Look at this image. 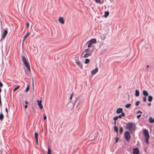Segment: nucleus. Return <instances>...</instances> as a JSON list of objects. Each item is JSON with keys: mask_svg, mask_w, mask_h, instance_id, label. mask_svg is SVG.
Masks as SVG:
<instances>
[{"mask_svg": "<svg viewBox=\"0 0 154 154\" xmlns=\"http://www.w3.org/2000/svg\"><path fill=\"white\" fill-rule=\"evenodd\" d=\"M126 128L130 131H134L136 129V126L134 123H128L127 124Z\"/></svg>", "mask_w": 154, "mask_h": 154, "instance_id": "f257e3e1", "label": "nucleus"}, {"mask_svg": "<svg viewBox=\"0 0 154 154\" xmlns=\"http://www.w3.org/2000/svg\"><path fill=\"white\" fill-rule=\"evenodd\" d=\"M22 60L23 63L24 65L27 68V70L29 71H30V66L29 63L27 61V60L26 59V57L23 56L22 57Z\"/></svg>", "mask_w": 154, "mask_h": 154, "instance_id": "f03ea898", "label": "nucleus"}, {"mask_svg": "<svg viewBox=\"0 0 154 154\" xmlns=\"http://www.w3.org/2000/svg\"><path fill=\"white\" fill-rule=\"evenodd\" d=\"M143 134L145 137V141L147 144H149V137L148 132L147 130L145 129L143 130Z\"/></svg>", "mask_w": 154, "mask_h": 154, "instance_id": "7ed1b4c3", "label": "nucleus"}, {"mask_svg": "<svg viewBox=\"0 0 154 154\" xmlns=\"http://www.w3.org/2000/svg\"><path fill=\"white\" fill-rule=\"evenodd\" d=\"M130 135L128 131H126L125 133V137L127 141H129L130 140Z\"/></svg>", "mask_w": 154, "mask_h": 154, "instance_id": "20e7f679", "label": "nucleus"}, {"mask_svg": "<svg viewBox=\"0 0 154 154\" xmlns=\"http://www.w3.org/2000/svg\"><path fill=\"white\" fill-rule=\"evenodd\" d=\"M37 103H38V106L39 107L40 109H42L43 108V106L42 104V100H37Z\"/></svg>", "mask_w": 154, "mask_h": 154, "instance_id": "39448f33", "label": "nucleus"}, {"mask_svg": "<svg viewBox=\"0 0 154 154\" xmlns=\"http://www.w3.org/2000/svg\"><path fill=\"white\" fill-rule=\"evenodd\" d=\"M8 33V31L6 30H4L2 36V38L3 39L6 36Z\"/></svg>", "mask_w": 154, "mask_h": 154, "instance_id": "423d86ee", "label": "nucleus"}, {"mask_svg": "<svg viewBox=\"0 0 154 154\" xmlns=\"http://www.w3.org/2000/svg\"><path fill=\"white\" fill-rule=\"evenodd\" d=\"M133 154H139V151L138 148L133 149Z\"/></svg>", "mask_w": 154, "mask_h": 154, "instance_id": "0eeeda50", "label": "nucleus"}, {"mask_svg": "<svg viewBox=\"0 0 154 154\" xmlns=\"http://www.w3.org/2000/svg\"><path fill=\"white\" fill-rule=\"evenodd\" d=\"M98 71V69L97 68H96L94 70L91 71V72L92 74L94 75L96 74Z\"/></svg>", "mask_w": 154, "mask_h": 154, "instance_id": "6e6552de", "label": "nucleus"}, {"mask_svg": "<svg viewBox=\"0 0 154 154\" xmlns=\"http://www.w3.org/2000/svg\"><path fill=\"white\" fill-rule=\"evenodd\" d=\"M30 34V32H27L26 35L24 37L23 39V43L26 38L28 37Z\"/></svg>", "mask_w": 154, "mask_h": 154, "instance_id": "1a4fd4ad", "label": "nucleus"}, {"mask_svg": "<svg viewBox=\"0 0 154 154\" xmlns=\"http://www.w3.org/2000/svg\"><path fill=\"white\" fill-rule=\"evenodd\" d=\"M59 21L60 23L62 24H63L64 23V19L62 17H60L59 19Z\"/></svg>", "mask_w": 154, "mask_h": 154, "instance_id": "9d476101", "label": "nucleus"}, {"mask_svg": "<svg viewBox=\"0 0 154 154\" xmlns=\"http://www.w3.org/2000/svg\"><path fill=\"white\" fill-rule=\"evenodd\" d=\"M34 134H35V138L36 139V143H37V145H38V134L36 132H35V133Z\"/></svg>", "mask_w": 154, "mask_h": 154, "instance_id": "9b49d317", "label": "nucleus"}, {"mask_svg": "<svg viewBox=\"0 0 154 154\" xmlns=\"http://www.w3.org/2000/svg\"><path fill=\"white\" fill-rule=\"evenodd\" d=\"M76 63L79 66V67L82 69L83 66L81 64V63L79 61H77L76 62Z\"/></svg>", "mask_w": 154, "mask_h": 154, "instance_id": "f8f14e48", "label": "nucleus"}, {"mask_svg": "<svg viewBox=\"0 0 154 154\" xmlns=\"http://www.w3.org/2000/svg\"><path fill=\"white\" fill-rule=\"evenodd\" d=\"M89 41L92 44H95L97 42L95 38H93Z\"/></svg>", "mask_w": 154, "mask_h": 154, "instance_id": "ddd939ff", "label": "nucleus"}, {"mask_svg": "<svg viewBox=\"0 0 154 154\" xmlns=\"http://www.w3.org/2000/svg\"><path fill=\"white\" fill-rule=\"evenodd\" d=\"M123 111V109L122 108H118L116 111V112L118 114H119L121 112H122Z\"/></svg>", "mask_w": 154, "mask_h": 154, "instance_id": "4468645a", "label": "nucleus"}, {"mask_svg": "<svg viewBox=\"0 0 154 154\" xmlns=\"http://www.w3.org/2000/svg\"><path fill=\"white\" fill-rule=\"evenodd\" d=\"M91 55V53H86L84 55V57L86 58L88 57L89 56Z\"/></svg>", "mask_w": 154, "mask_h": 154, "instance_id": "2eb2a0df", "label": "nucleus"}, {"mask_svg": "<svg viewBox=\"0 0 154 154\" xmlns=\"http://www.w3.org/2000/svg\"><path fill=\"white\" fill-rule=\"evenodd\" d=\"M143 94L145 96H147L148 95V94L147 92L145 90H143Z\"/></svg>", "mask_w": 154, "mask_h": 154, "instance_id": "dca6fc26", "label": "nucleus"}, {"mask_svg": "<svg viewBox=\"0 0 154 154\" xmlns=\"http://www.w3.org/2000/svg\"><path fill=\"white\" fill-rule=\"evenodd\" d=\"M135 95L136 97H138L139 95V92L138 90H135Z\"/></svg>", "mask_w": 154, "mask_h": 154, "instance_id": "f3484780", "label": "nucleus"}, {"mask_svg": "<svg viewBox=\"0 0 154 154\" xmlns=\"http://www.w3.org/2000/svg\"><path fill=\"white\" fill-rule=\"evenodd\" d=\"M149 121L150 123H153L154 122V119L152 117H150L149 118Z\"/></svg>", "mask_w": 154, "mask_h": 154, "instance_id": "a211bd4d", "label": "nucleus"}, {"mask_svg": "<svg viewBox=\"0 0 154 154\" xmlns=\"http://www.w3.org/2000/svg\"><path fill=\"white\" fill-rule=\"evenodd\" d=\"M109 12L108 11H106L105 12L104 16L105 17H106L109 15Z\"/></svg>", "mask_w": 154, "mask_h": 154, "instance_id": "6ab92c4d", "label": "nucleus"}, {"mask_svg": "<svg viewBox=\"0 0 154 154\" xmlns=\"http://www.w3.org/2000/svg\"><path fill=\"white\" fill-rule=\"evenodd\" d=\"M125 116V113L123 112H122L121 115H119L118 116H117L118 117V118H121L122 116L124 117Z\"/></svg>", "mask_w": 154, "mask_h": 154, "instance_id": "aec40b11", "label": "nucleus"}, {"mask_svg": "<svg viewBox=\"0 0 154 154\" xmlns=\"http://www.w3.org/2000/svg\"><path fill=\"white\" fill-rule=\"evenodd\" d=\"M152 100V96H148V100L149 101V102H151Z\"/></svg>", "mask_w": 154, "mask_h": 154, "instance_id": "412c9836", "label": "nucleus"}, {"mask_svg": "<svg viewBox=\"0 0 154 154\" xmlns=\"http://www.w3.org/2000/svg\"><path fill=\"white\" fill-rule=\"evenodd\" d=\"M4 116L3 115L2 113L0 114V120H2L4 118Z\"/></svg>", "mask_w": 154, "mask_h": 154, "instance_id": "4be33fe9", "label": "nucleus"}, {"mask_svg": "<svg viewBox=\"0 0 154 154\" xmlns=\"http://www.w3.org/2000/svg\"><path fill=\"white\" fill-rule=\"evenodd\" d=\"M114 130L117 133V134L118 133V128L117 127L116 125L114 126Z\"/></svg>", "mask_w": 154, "mask_h": 154, "instance_id": "5701e85b", "label": "nucleus"}, {"mask_svg": "<svg viewBox=\"0 0 154 154\" xmlns=\"http://www.w3.org/2000/svg\"><path fill=\"white\" fill-rule=\"evenodd\" d=\"M90 62V60L88 59H85V64H87L89 63Z\"/></svg>", "mask_w": 154, "mask_h": 154, "instance_id": "b1692460", "label": "nucleus"}, {"mask_svg": "<svg viewBox=\"0 0 154 154\" xmlns=\"http://www.w3.org/2000/svg\"><path fill=\"white\" fill-rule=\"evenodd\" d=\"M87 43H88V48L90 47L91 46L92 43L90 42L89 41H88L87 42Z\"/></svg>", "mask_w": 154, "mask_h": 154, "instance_id": "393cba45", "label": "nucleus"}, {"mask_svg": "<svg viewBox=\"0 0 154 154\" xmlns=\"http://www.w3.org/2000/svg\"><path fill=\"white\" fill-rule=\"evenodd\" d=\"M131 104H128L126 105L125 107L126 108H128L130 107Z\"/></svg>", "mask_w": 154, "mask_h": 154, "instance_id": "a878e982", "label": "nucleus"}, {"mask_svg": "<svg viewBox=\"0 0 154 154\" xmlns=\"http://www.w3.org/2000/svg\"><path fill=\"white\" fill-rule=\"evenodd\" d=\"M20 87V86H18L17 87L15 88H14L13 89V91H16L18 88H19Z\"/></svg>", "mask_w": 154, "mask_h": 154, "instance_id": "bb28decb", "label": "nucleus"}, {"mask_svg": "<svg viewBox=\"0 0 154 154\" xmlns=\"http://www.w3.org/2000/svg\"><path fill=\"white\" fill-rule=\"evenodd\" d=\"M47 154H51V150L50 148L48 149V152Z\"/></svg>", "mask_w": 154, "mask_h": 154, "instance_id": "cd10ccee", "label": "nucleus"}, {"mask_svg": "<svg viewBox=\"0 0 154 154\" xmlns=\"http://www.w3.org/2000/svg\"><path fill=\"white\" fill-rule=\"evenodd\" d=\"M119 132L121 134L123 132V128L122 127L120 128Z\"/></svg>", "mask_w": 154, "mask_h": 154, "instance_id": "c85d7f7f", "label": "nucleus"}, {"mask_svg": "<svg viewBox=\"0 0 154 154\" xmlns=\"http://www.w3.org/2000/svg\"><path fill=\"white\" fill-rule=\"evenodd\" d=\"M140 103V101H137L135 103V105L136 106H137Z\"/></svg>", "mask_w": 154, "mask_h": 154, "instance_id": "c756f323", "label": "nucleus"}, {"mask_svg": "<svg viewBox=\"0 0 154 154\" xmlns=\"http://www.w3.org/2000/svg\"><path fill=\"white\" fill-rule=\"evenodd\" d=\"M29 86H28L26 88V90H25V91L26 92H27V91H29Z\"/></svg>", "mask_w": 154, "mask_h": 154, "instance_id": "7c9ffc66", "label": "nucleus"}, {"mask_svg": "<svg viewBox=\"0 0 154 154\" xmlns=\"http://www.w3.org/2000/svg\"><path fill=\"white\" fill-rule=\"evenodd\" d=\"M86 53H88L90 51V50L89 49H87L85 51Z\"/></svg>", "mask_w": 154, "mask_h": 154, "instance_id": "2f4dec72", "label": "nucleus"}, {"mask_svg": "<svg viewBox=\"0 0 154 154\" xmlns=\"http://www.w3.org/2000/svg\"><path fill=\"white\" fill-rule=\"evenodd\" d=\"M146 97H143V100L144 102H145L146 101Z\"/></svg>", "mask_w": 154, "mask_h": 154, "instance_id": "473e14b6", "label": "nucleus"}, {"mask_svg": "<svg viewBox=\"0 0 154 154\" xmlns=\"http://www.w3.org/2000/svg\"><path fill=\"white\" fill-rule=\"evenodd\" d=\"M118 119V117L117 116H116L114 117L113 118V119L114 121H116Z\"/></svg>", "mask_w": 154, "mask_h": 154, "instance_id": "72a5a7b5", "label": "nucleus"}, {"mask_svg": "<svg viewBox=\"0 0 154 154\" xmlns=\"http://www.w3.org/2000/svg\"><path fill=\"white\" fill-rule=\"evenodd\" d=\"M95 1L97 3H98L101 4L100 0H95Z\"/></svg>", "mask_w": 154, "mask_h": 154, "instance_id": "f704fd0d", "label": "nucleus"}, {"mask_svg": "<svg viewBox=\"0 0 154 154\" xmlns=\"http://www.w3.org/2000/svg\"><path fill=\"white\" fill-rule=\"evenodd\" d=\"M73 95V93L72 92V93L71 94V97L70 98V100H72Z\"/></svg>", "mask_w": 154, "mask_h": 154, "instance_id": "c9c22d12", "label": "nucleus"}, {"mask_svg": "<svg viewBox=\"0 0 154 154\" xmlns=\"http://www.w3.org/2000/svg\"><path fill=\"white\" fill-rule=\"evenodd\" d=\"M3 86V85L2 82L0 81V87H2Z\"/></svg>", "mask_w": 154, "mask_h": 154, "instance_id": "e433bc0d", "label": "nucleus"}, {"mask_svg": "<svg viewBox=\"0 0 154 154\" xmlns=\"http://www.w3.org/2000/svg\"><path fill=\"white\" fill-rule=\"evenodd\" d=\"M26 27L27 28H28L29 27V23L28 22H27L26 23Z\"/></svg>", "mask_w": 154, "mask_h": 154, "instance_id": "4c0bfd02", "label": "nucleus"}, {"mask_svg": "<svg viewBox=\"0 0 154 154\" xmlns=\"http://www.w3.org/2000/svg\"><path fill=\"white\" fill-rule=\"evenodd\" d=\"M139 113H140V114L142 113V112L140 111V110H138L137 112V114H138Z\"/></svg>", "mask_w": 154, "mask_h": 154, "instance_id": "58836bf2", "label": "nucleus"}, {"mask_svg": "<svg viewBox=\"0 0 154 154\" xmlns=\"http://www.w3.org/2000/svg\"><path fill=\"white\" fill-rule=\"evenodd\" d=\"M141 116V115H139L137 116V117L138 119H139Z\"/></svg>", "mask_w": 154, "mask_h": 154, "instance_id": "ea45409f", "label": "nucleus"}, {"mask_svg": "<svg viewBox=\"0 0 154 154\" xmlns=\"http://www.w3.org/2000/svg\"><path fill=\"white\" fill-rule=\"evenodd\" d=\"M5 111H6V112H7V114L8 115V110L7 108H5Z\"/></svg>", "mask_w": 154, "mask_h": 154, "instance_id": "a19ab883", "label": "nucleus"}, {"mask_svg": "<svg viewBox=\"0 0 154 154\" xmlns=\"http://www.w3.org/2000/svg\"><path fill=\"white\" fill-rule=\"evenodd\" d=\"M46 118H47V117H46V116L44 115V116L43 117L44 119L45 120L46 119Z\"/></svg>", "mask_w": 154, "mask_h": 154, "instance_id": "79ce46f5", "label": "nucleus"}, {"mask_svg": "<svg viewBox=\"0 0 154 154\" xmlns=\"http://www.w3.org/2000/svg\"><path fill=\"white\" fill-rule=\"evenodd\" d=\"M118 140H119V138H116V143H117L118 141Z\"/></svg>", "mask_w": 154, "mask_h": 154, "instance_id": "37998d69", "label": "nucleus"}, {"mask_svg": "<svg viewBox=\"0 0 154 154\" xmlns=\"http://www.w3.org/2000/svg\"><path fill=\"white\" fill-rule=\"evenodd\" d=\"M32 85L33 86H34V80L33 79H32Z\"/></svg>", "mask_w": 154, "mask_h": 154, "instance_id": "c03bdc74", "label": "nucleus"}, {"mask_svg": "<svg viewBox=\"0 0 154 154\" xmlns=\"http://www.w3.org/2000/svg\"><path fill=\"white\" fill-rule=\"evenodd\" d=\"M27 105H26L24 106V107L25 109H26L27 107Z\"/></svg>", "mask_w": 154, "mask_h": 154, "instance_id": "a18cd8bd", "label": "nucleus"}, {"mask_svg": "<svg viewBox=\"0 0 154 154\" xmlns=\"http://www.w3.org/2000/svg\"><path fill=\"white\" fill-rule=\"evenodd\" d=\"M148 105L149 106H150L151 105V103H149L148 104Z\"/></svg>", "mask_w": 154, "mask_h": 154, "instance_id": "49530a36", "label": "nucleus"}, {"mask_svg": "<svg viewBox=\"0 0 154 154\" xmlns=\"http://www.w3.org/2000/svg\"><path fill=\"white\" fill-rule=\"evenodd\" d=\"M25 103L26 104H28V102L27 101H25Z\"/></svg>", "mask_w": 154, "mask_h": 154, "instance_id": "de8ad7c7", "label": "nucleus"}, {"mask_svg": "<svg viewBox=\"0 0 154 154\" xmlns=\"http://www.w3.org/2000/svg\"><path fill=\"white\" fill-rule=\"evenodd\" d=\"M114 124L116 125V121H114Z\"/></svg>", "mask_w": 154, "mask_h": 154, "instance_id": "09e8293b", "label": "nucleus"}, {"mask_svg": "<svg viewBox=\"0 0 154 154\" xmlns=\"http://www.w3.org/2000/svg\"><path fill=\"white\" fill-rule=\"evenodd\" d=\"M2 91V89L0 88V93H1Z\"/></svg>", "mask_w": 154, "mask_h": 154, "instance_id": "8fccbe9b", "label": "nucleus"}, {"mask_svg": "<svg viewBox=\"0 0 154 154\" xmlns=\"http://www.w3.org/2000/svg\"><path fill=\"white\" fill-rule=\"evenodd\" d=\"M149 65H147L146 66V67L147 68H148L149 67Z\"/></svg>", "mask_w": 154, "mask_h": 154, "instance_id": "3c124183", "label": "nucleus"}, {"mask_svg": "<svg viewBox=\"0 0 154 154\" xmlns=\"http://www.w3.org/2000/svg\"><path fill=\"white\" fill-rule=\"evenodd\" d=\"M84 53V52H83L82 54V55Z\"/></svg>", "mask_w": 154, "mask_h": 154, "instance_id": "603ef678", "label": "nucleus"}, {"mask_svg": "<svg viewBox=\"0 0 154 154\" xmlns=\"http://www.w3.org/2000/svg\"><path fill=\"white\" fill-rule=\"evenodd\" d=\"M121 88V86H120V87H119V88Z\"/></svg>", "mask_w": 154, "mask_h": 154, "instance_id": "864d4df0", "label": "nucleus"}]
</instances>
